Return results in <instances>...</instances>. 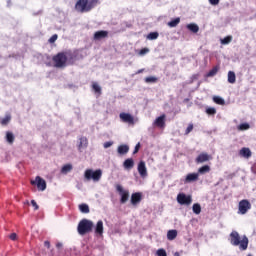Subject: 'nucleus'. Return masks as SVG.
<instances>
[{
  "label": "nucleus",
  "mask_w": 256,
  "mask_h": 256,
  "mask_svg": "<svg viewBox=\"0 0 256 256\" xmlns=\"http://www.w3.org/2000/svg\"><path fill=\"white\" fill-rule=\"evenodd\" d=\"M52 61L56 69H65L67 65H75V61H77V56L73 54V52L68 50L58 52L56 55L52 57Z\"/></svg>",
  "instance_id": "nucleus-1"
},
{
  "label": "nucleus",
  "mask_w": 256,
  "mask_h": 256,
  "mask_svg": "<svg viewBox=\"0 0 256 256\" xmlns=\"http://www.w3.org/2000/svg\"><path fill=\"white\" fill-rule=\"evenodd\" d=\"M229 241L234 247H238L239 245V249L241 251H247V247H249V238H247V236H243L241 239L239 232L235 230L230 233Z\"/></svg>",
  "instance_id": "nucleus-2"
},
{
  "label": "nucleus",
  "mask_w": 256,
  "mask_h": 256,
  "mask_svg": "<svg viewBox=\"0 0 256 256\" xmlns=\"http://www.w3.org/2000/svg\"><path fill=\"white\" fill-rule=\"evenodd\" d=\"M99 5V0H78L75 4V9L78 13H89Z\"/></svg>",
  "instance_id": "nucleus-3"
},
{
  "label": "nucleus",
  "mask_w": 256,
  "mask_h": 256,
  "mask_svg": "<svg viewBox=\"0 0 256 256\" xmlns=\"http://www.w3.org/2000/svg\"><path fill=\"white\" fill-rule=\"evenodd\" d=\"M93 227V221L89 219H82L78 223L77 231L79 235H87V233H91V231H93Z\"/></svg>",
  "instance_id": "nucleus-4"
},
{
  "label": "nucleus",
  "mask_w": 256,
  "mask_h": 256,
  "mask_svg": "<svg viewBox=\"0 0 256 256\" xmlns=\"http://www.w3.org/2000/svg\"><path fill=\"white\" fill-rule=\"evenodd\" d=\"M84 177L87 181H94L97 183L101 181V177H103V171L101 169L93 171L92 169H87L84 173Z\"/></svg>",
  "instance_id": "nucleus-5"
},
{
  "label": "nucleus",
  "mask_w": 256,
  "mask_h": 256,
  "mask_svg": "<svg viewBox=\"0 0 256 256\" xmlns=\"http://www.w3.org/2000/svg\"><path fill=\"white\" fill-rule=\"evenodd\" d=\"M116 191L119 193L120 195V203L122 205H125V203L127 201H129V190H124L123 186H121L120 184L116 185Z\"/></svg>",
  "instance_id": "nucleus-6"
},
{
  "label": "nucleus",
  "mask_w": 256,
  "mask_h": 256,
  "mask_svg": "<svg viewBox=\"0 0 256 256\" xmlns=\"http://www.w3.org/2000/svg\"><path fill=\"white\" fill-rule=\"evenodd\" d=\"M249 209H251V202H249V200L244 199L239 202L238 213H240V215H245Z\"/></svg>",
  "instance_id": "nucleus-7"
},
{
  "label": "nucleus",
  "mask_w": 256,
  "mask_h": 256,
  "mask_svg": "<svg viewBox=\"0 0 256 256\" xmlns=\"http://www.w3.org/2000/svg\"><path fill=\"white\" fill-rule=\"evenodd\" d=\"M177 201L180 205H191V203H193V198L191 197V195L179 193L177 195Z\"/></svg>",
  "instance_id": "nucleus-8"
},
{
  "label": "nucleus",
  "mask_w": 256,
  "mask_h": 256,
  "mask_svg": "<svg viewBox=\"0 0 256 256\" xmlns=\"http://www.w3.org/2000/svg\"><path fill=\"white\" fill-rule=\"evenodd\" d=\"M31 185H37L39 191H45L47 189V182L40 176H37L35 180H32Z\"/></svg>",
  "instance_id": "nucleus-9"
},
{
  "label": "nucleus",
  "mask_w": 256,
  "mask_h": 256,
  "mask_svg": "<svg viewBox=\"0 0 256 256\" xmlns=\"http://www.w3.org/2000/svg\"><path fill=\"white\" fill-rule=\"evenodd\" d=\"M119 117L121 121H123V123H128L129 125H135V118L133 117V115L122 112L120 113Z\"/></svg>",
  "instance_id": "nucleus-10"
},
{
  "label": "nucleus",
  "mask_w": 256,
  "mask_h": 256,
  "mask_svg": "<svg viewBox=\"0 0 256 256\" xmlns=\"http://www.w3.org/2000/svg\"><path fill=\"white\" fill-rule=\"evenodd\" d=\"M213 156L209 155L207 152L200 153L196 158V163H207V161H211Z\"/></svg>",
  "instance_id": "nucleus-11"
},
{
  "label": "nucleus",
  "mask_w": 256,
  "mask_h": 256,
  "mask_svg": "<svg viewBox=\"0 0 256 256\" xmlns=\"http://www.w3.org/2000/svg\"><path fill=\"white\" fill-rule=\"evenodd\" d=\"M143 199V194L141 192H135L131 195V205L134 207L139 205V202Z\"/></svg>",
  "instance_id": "nucleus-12"
},
{
  "label": "nucleus",
  "mask_w": 256,
  "mask_h": 256,
  "mask_svg": "<svg viewBox=\"0 0 256 256\" xmlns=\"http://www.w3.org/2000/svg\"><path fill=\"white\" fill-rule=\"evenodd\" d=\"M109 32L106 30H100L94 33V41H101V39H107Z\"/></svg>",
  "instance_id": "nucleus-13"
},
{
  "label": "nucleus",
  "mask_w": 256,
  "mask_h": 256,
  "mask_svg": "<svg viewBox=\"0 0 256 256\" xmlns=\"http://www.w3.org/2000/svg\"><path fill=\"white\" fill-rule=\"evenodd\" d=\"M138 173L143 179L147 177V166L145 165V161H140L138 163Z\"/></svg>",
  "instance_id": "nucleus-14"
},
{
  "label": "nucleus",
  "mask_w": 256,
  "mask_h": 256,
  "mask_svg": "<svg viewBox=\"0 0 256 256\" xmlns=\"http://www.w3.org/2000/svg\"><path fill=\"white\" fill-rule=\"evenodd\" d=\"M166 115L162 114L161 116H159L158 118H156V120L154 121V125L156 127H159L160 129H163L165 127V119H166Z\"/></svg>",
  "instance_id": "nucleus-15"
},
{
  "label": "nucleus",
  "mask_w": 256,
  "mask_h": 256,
  "mask_svg": "<svg viewBox=\"0 0 256 256\" xmlns=\"http://www.w3.org/2000/svg\"><path fill=\"white\" fill-rule=\"evenodd\" d=\"M239 155H240V157H244V159H250V157H251V155H253V153L251 152V149H249L247 147H243L239 151Z\"/></svg>",
  "instance_id": "nucleus-16"
},
{
  "label": "nucleus",
  "mask_w": 256,
  "mask_h": 256,
  "mask_svg": "<svg viewBox=\"0 0 256 256\" xmlns=\"http://www.w3.org/2000/svg\"><path fill=\"white\" fill-rule=\"evenodd\" d=\"M199 181V173H190L185 178V183H193Z\"/></svg>",
  "instance_id": "nucleus-17"
},
{
  "label": "nucleus",
  "mask_w": 256,
  "mask_h": 256,
  "mask_svg": "<svg viewBox=\"0 0 256 256\" xmlns=\"http://www.w3.org/2000/svg\"><path fill=\"white\" fill-rule=\"evenodd\" d=\"M123 167H124V169H127L128 171L133 169V167H135V161L133 160V158L126 159L123 163Z\"/></svg>",
  "instance_id": "nucleus-18"
},
{
  "label": "nucleus",
  "mask_w": 256,
  "mask_h": 256,
  "mask_svg": "<svg viewBox=\"0 0 256 256\" xmlns=\"http://www.w3.org/2000/svg\"><path fill=\"white\" fill-rule=\"evenodd\" d=\"M88 145H89V140L87 139V137L82 136V137L80 138V143H79V145H78L79 151H81L82 149L87 148Z\"/></svg>",
  "instance_id": "nucleus-19"
},
{
  "label": "nucleus",
  "mask_w": 256,
  "mask_h": 256,
  "mask_svg": "<svg viewBox=\"0 0 256 256\" xmlns=\"http://www.w3.org/2000/svg\"><path fill=\"white\" fill-rule=\"evenodd\" d=\"M118 155H127L129 153V146L127 144H122L118 146Z\"/></svg>",
  "instance_id": "nucleus-20"
},
{
  "label": "nucleus",
  "mask_w": 256,
  "mask_h": 256,
  "mask_svg": "<svg viewBox=\"0 0 256 256\" xmlns=\"http://www.w3.org/2000/svg\"><path fill=\"white\" fill-rule=\"evenodd\" d=\"M95 234L100 237L103 236V220H99L95 227Z\"/></svg>",
  "instance_id": "nucleus-21"
},
{
  "label": "nucleus",
  "mask_w": 256,
  "mask_h": 256,
  "mask_svg": "<svg viewBox=\"0 0 256 256\" xmlns=\"http://www.w3.org/2000/svg\"><path fill=\"white\" fill-rule=\"evenodd\" d=\"M71 171H73V165L71 164H66L61 169L63 175H67V173H71Z\"/></svg>",
  "instance_id": "nucleus-22"
},
{
  "label": "nucleus",
  "mask_w": 256,
  "mask_h": 256,
  "mask_svg": "<svg viewBox=\"0 0 256 256\" xmlns=\"http://www.w3.org/2000/svg\"><path fill=\"white\" fill-rule=\"evenodd\" d=\"M167 239L168 241H173L177 239V230H169L167 232Z\"/></svg>",
  "instance_id": "nucleus-23"
},
{
  "label": "nucleus",
  "mask_w": 256,
  "mask_h": 256,
  "mask_svg": "<svg viewBox=\"0 0 256 256\" xmlns=\"http://www.w3.org/2000/svg\"><path fill=\"white\" fill-rule=\"evenodd\" d=\"M186 27L192 33H199V26L195 23L188 24Z\"/></svg>",
  "instance_id": "nucleus-24"
},
{
  "label": "nucleus",
  "mask_w": 256,
  "mask_h": 256,
  "mask_svg": "<svg viewBox=\"0 0 256 256\" xmlns=\"http://www.w3.org/2000/svg\"><path fill=\"white\" fill-rule=\"evenodd\" d=\"M237 81V76L235 75V72L229 71L228 72V83H231L232 85Z\"/></svg>",
  "instance_id": "nucleus-25"
},
{
  "label": "nucleus",
  "mask_w": 256,
  "mask_h": 256,
  "mask_svg": "<svg viewBox=\"0 0 256 256\" xmlns=\"http://www.w3.org/2000/svg\"><path fill=\"white\" fill-rule=\"evenodd\" d=\"M6 141L10 145H13V143H15V135H13L12 132H6Z\"/></svg>",
  "instance_id": "nucleus-26"
},
{
  "label": "nucleus",
  "mask_w": 256,
  "mask_h": 256,
  "mask_svg": "<svg viewBox=\"0 0 256 256\" xmlns=\"http://www.w3.org/2000/svg\"><path fill=\"white\" fill-rule=\"evenodd\" d=\"M209 171H211V167H209V165H204L198 169V173H200V175H205V173H209Z\"/></svg>",
  "instance_id": "nucleus-27"
},
{
  "label": "nucleus",
  "mask_w": 256,
  "mask_h": 256,
  "mask_svg": "<svg viewBox=\"0 0 256 256\" xmlns=\"http://www.w3.org/2000/svg\"><path fill=\"white\" fill-rule=\"evenodd\" d=\"M233 41V36L229 35L220 40L221 45H229Z\"/></svg>",
  "instance_id": "nucleus-28"
},
{
  "label": "nucleus",
  "mask_w": 256,
  "mask_h": 256,
  "mask_svg": "<svg viewBox=\"0 0 256 256\" xmlns=\"http://www.w3.org/2000/svg\"><path fill=\"white\" fill-rule=\"evenodd\" d=\"M192 211H193V213H195V215L201 214V204H199V203L193 204Z\"/></svg>",
  "instance_id": "nucleus-29"
},
{
  "label": "nucleus",
  "mask_w": 256,
  "mask_h": 256,
  "mask_svg": "<svg viewBox=\"0 0 256 256\" xmlns=\"http://www.w3.org/2000/svg\"><path fill=\"white\" fill-rule=\"evenodd\" d=\"M219 73V66L213 67L207 74L208 77H215Z\"/></svg>",
  "instance_id": "nucleus-30"
},
{
  "label": "nucleus",
  "mask_w": 256,
  "mask_h": 256,
  "mask_svg": "<svg viewBox=\"0 0 256 256\" xmlns=\"http://www.w3.org/2000/svg\"><path fill=\"white\" fill-rule=\"evenodd\" d=\"M159 38V32H150L147 35V39H149L150 41H154L155 39Z\"/></svg>",
  "instance_id": "nucleus-31"
},
{
  "label": "nucleus",
  "mask_w": 256,
  "mask_h": 256,
  "mask_svg": "<svg viewBox=\"0 0 256 256\" xmlns=\"http://www.w3.org/2000/svg\"><path fill=\"white\" fill-rule=\"evenodd\" d=\"M179 23H181V18L178 17L168 22V25L169 27H177Z\"/></svg>",
  "instance_id": "nucleus-32"
},
{
  "label": "nucleus",
  "mask_w": 256,
  "mask_h": 256,
  "mask_svg": "<svg viewBox=\"0 0 256 256\" xmlns=\"http://www.w3.org/2000/svg\"><path fill=\"white\" fill-rule=\"evenodd\" d=\"M92 89H93L94 93L101 95V86H99V84L97 82H94L92 84Z\"/></svg>",
  "instance_id": "nucleus-33"
},
{
  "label": "nucleus",
  "mask_w": 256,
  "mask_h": 256,
  "mask_svg": "<svg viewBox=\"0 0 256 256\" xmlns=\"http://www.w3.org/2000/svg\"><path fill=\"white\" fill-rule=\"evenodd\" d=\"M213 101L216 105H225V100L219 96H214Z\"/></svg>",
  "instance_id": "nucleus-34"
},
{
  "label": "nucleus",
  "mask_w": 256,
  "mask_h": 256,
  "mask_svg": "<svg viewBox=\"0 0 256 256\" xmlns=\"http://www.w3.org/2000/svg\"><path fill=\"white\" fill-rule=\"evenodd\" d=\"M79 210L81 211V213H89V205L87 204H80L79 205Z\"/></svg>",
  "instance_id": "nucleus-35"
},
{
  "label": "nucleus",
  "mask_w": 256,
  "mask_h": 256,
  "mask_svg": "<svg viewBox=\"0 0 256 256\" xmlns=\"http://www.w3.org/2000/svg\"><path fill=\"white\" fill-rule=\"evenodd\" d=\"M10 121H11V115H6L4 118L1 119L0 123L1 125H9Z\"/></svg>",
  "instance_id": "nucleus-36"
},
{
  "label": "nucleus",
  "mask_w": 256,
  "mask_h": 256,
  "mask_svg": "<svg viewBox=\"0 0 256 256\" xmlns=\"http://www.w3.org/2000/svg\"><path fill=\"white\" fill-rule=\"evenodd\" d=\"M205 112L207 115H217V109H215L214 107L206 108Z\"/></svg>",
  "instance_id": "nucleus-37"
},
{
  "label": "nucleus",
  "mask_w": 256,
  "mask_h": 256,
  "mask_svg": "<svg viewBox=\"0 0 256 256\" xmlns=\"http://www.w3.org/2000/svg\"><path fill=\"white\" fill-rule=\"evenodd\" d=\"M145 83H157V77H155V76L146 77Z\"/></svg>",
  "instance_id": "nucleus-38"
},
{
  "label": "nucleus",
  "mask_w": 256,
  "mask_h": 256,
  "mask_svg": "<svg viewBox=\"0 0 256 256\" xmlns=\"http://www.w3.org/2000/svg\"><path fill=\"white\" fill-rule=\"evenodd\" d=\"M249 124L247 123H242L239 125L238 129H240V131H247V129H249Z\"/></svg>",
  "instance_id": "nucleus-39"
},
{
  "label": "nucleus",
  "mask_w": 256,
  "mask_h": 256,
  "mask_svg": "<svg viewBox=\"0 0 256 256\" xmlns=\"http://www.w3.org/2000/svg\"><path fill=\"white\" fill-rule=\"evenodd\" d=\"M156 254L157 256H167V251H165L163 248H160L157 250Z\"/></svg>",
  "instance_id": "nucleus-40"
},
{
  "label": "nucleus",
  "mask_w": 256,
  "mask_h": 256,
  "mask_svg": "<svg viewBox=\"0 0 256 256\" xmlns=\"http://www.w3.org/2000/svg\"><path fill=\"white\" fill-rule=\"evenodd\" d=\"M58 35L57 34H54V35H52L50 38H49V43H55V41H57V39H58Z\"/></svg>",
  "instance_id": "nucleus-41"
},
{
  "label": "nucleus",
  "mask_w": 256,
  "mask_h": 256,
  "mask_svg": "<svg viewBox=\"0 0 256 256\" xmlns=\"http://www.w3.org/2000/svg\"><path fill=\"white\" fill-rule=\"evenodd\" d=\"M193 131V124H189L188 127L186 128L185 135H189Z\"/></svg>",
  "instance_id": "nucleus-42"
},
{
  "label": "nucleus",
  "mask_w": 256,
  "mask_h": 256,
  "mask_svg": "<svg viewBox=\"0 0 256 256\" xmlns=\"http://www.w3.org/2000/svg\"><path fill=\"white\" fill-rule=\"evenodd\" d=\"M31 205L34 207V211H38L39 205L35 200H31Z\"/></svg>",
  "instance_id": "nucleus-43"
},
{
  "label": "nucleus",
  "mask_w": 256,
  "mask_h": 256,
  "mask_svg": "<svg viewBox=\"0 0 256 256\" xmlns=\"http://www.w3.org/2000/svg\"><path fill=\"white\" fill-rule=\"evenodd\" d=\"M149 53V48H143L140 50L139 55H147Z\"/></svg>",
  "instance_id": "nucleus-44"
},
{
  "label": "nucleus",
  "mask_w": 256,
  "mask_h": 256,
  "mask_svg": "<svg viewBox=\"0 0 256 256\" xmlns=\"http://www.w3.org/2000/svg\"><path fill=\"white\" fill-rule=\"evenodd\" d=\"M112 145H113V142H105L103 144V147H104V149H109V147H111Z\"/></svg>",
  "instance_id": "nucleus-45"
},
{
  "label": "nucleus",
  "mask_w": 256,
  "mask_h": 256,
  "mask_svg": "<svg viewBox=\"0 0 256 256\" xmlns=\"http://www.w3.org/2000/svg\"><path fill=\"white\" fill-rule=\"evenodd\" d=\"M139 149H141L140 143L136 144L133 154L135 155V153H139Z\"/></svg>",
  "instance_id": "nucleus-46"
},
{
  "label": "nucleus",
  "mask_w": 256,
  "mask_h": 256,
  "mask_svg": "<svg viewBox=\"0 0 256 256\" xmlns=\"http://www.w3.org/2000/svg\"><path fill=\"white\" fill-rule=\"evenodd\" d=\"M9 238L11 239V241H16L17 240V234L12 233V234H10Z\"/></svg>",
  "instance_id": "nucleus-47"
},
{
  "label": "nucleus",
  "mask_w": 256,
  "mask_h": 256,
  "mask_svg": "<svg viewBox=\"0 0 256 256\" xmlns=\"http://www.w3.org/2000/svg\"><path fill=\"white\" fill-rule=\"evenodd\" d=\"M220 0H209L210 5H219Z\"/></svg>",
  "instance_id": "nucleus-48"
},
{
  "label": "nucleus",
  "mask_w": 256,
  "mask_h": 256,
  "mask_svg": "<svg viewBox=\"0 0 256 256\" xmlns=\"http://www.w3.org/2000/svg\"><path fill=\"white\" fill-rule=\"evenodd\" d=\"M44 246H46L47 247V249H50L51 248V242H49V241H45L44 242Z\"/></svg>",
  "instance_id": "nucleus-49"
},
{
  "label": "nucleus",
  "mask_w": 256,
  "mask_h": 256,
  "mask_svg": "<svg viewBox=\"0 0 256 256\" xmlns=\"http://www.w3.org/2000/svg\"><path fill=\"white\" fill-rule=\"evenodd\" d=\"M145 71V69H140L136 72V75H139L140 73H143Z\"/></svg>",
  "instance_id": "nucleus-50"
},
{
  "label": "nucleus",
  "mask_w": 256,
  "mask_h": 256,
  "mask_svg": "<svg viewBox=\"0 0 256 256\" xmlns=\"http://www.w3.org/2000/svg\"><path fill=\"white\" fill-rule=\"evenodd\" d=\"M56 247L59 249V247H62L61 243L56 244Z\"/></svg>",
  "instance_id": "nucleus-51"
},
{
  "label": "nucleus",
  "mask_w": 256,
  "mask_h": 256,
  "mask_svg": "<svg viewBox=\"0 0 256 256\" xmlns=\"http://www.w3.org/2000/svg\"><path fill=\"white\" fill-rule=\"evenodd\" d=\"M174 256H180V255H179V252H176V253L174 254Z\"/></svg>",
  "instance_id": "nucleus-52"
},
{
  "label": "nucleus",
  "mask_w": 256,
  "mask_h": 256,
  "mask_svg": "<svg viewBox=\"0 0 256 256\" xmlns=\"http://www.w3.org/2000/svg\"><path fill=\"white\" fill-rule=\"evenodd\" d=\"M248 256H252L251 254H249Z\"/></svg>",
  "instance_id": "nucleus-53"
}]
</instances>
